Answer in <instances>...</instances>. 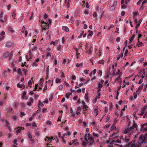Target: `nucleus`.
Masks as SVG:
<instances>
[{
  "mask_svg": "<svg viewBox=\"0 0 147 147\" xmlns=\"http://www.w3.org/2000/svg\"><path fill=\"white\" fill-rule=\"evenodd\" d=\"M128 126L129 127L125 129L123 135L120 137V141L122 140L126 142H128L130 139V135L134 133L136 130H138V125L134 120L133 123L128 120Z\"/></svg>",
  "mask_w": 147,
  "mask_h": 147,
  "instance_id": "f257e3e1",
  "label": "nucleus"
},
{
  "mask_svg": "<svg viewBox=\"0 0 147 147\" xmlns=\"http://www.w3.org/2000/svg\"><path fill=\"white\" fill-rule=\"evenodd\" d=\"M147 142L146 136L141 135L137 141H134L129 144L127 147H140L143 144H146Z\"/></svg>",
  "mask_w": 147,
  "mask_h": 147,
  "instance_id": "f03ea898",
  "label": "nucleus"
},
{
  "mask_svg": "<svg viewBox=\"0 0 147 147\" xmlns=\"http://www.w3.org/2000/svg\"><path fill=\"white\" fill-rule=\"evenodd\" d=\"M84 140L85 141L89 142L90 145H92L93 143L94 142L93 137L91 136L89 133L85 134L84 136Z\"/></svg>",
  "mask_w": 147,
  "mask_h": 147,
  "instance_id": "7ed1b4c3",
  "label": "nucleus"
},
{
  "mask_svg": "<svg viewBox=\"0 0 147 147\" xmlns=\"http://www.w3.org/2000/svg\"><path fill=\"white\" fill-rule=\"evenodd\" d=\"M147 109V105L141 109L140 112L138 113V114L140 116H143V118H146L147 117V111L144 112Z\"/></svg>",
  "mask_w": 147,
  "mask_h": 147,
  "instance_id": "20e7f679",
  "label": "nucleus"
},
{
  "mask_svg": "<svg viewBox=\"0 0 147 147\" xmlns=\"http://www.w3.org/2000/svg\"><path fill=\"white\" fill-rule=\"evenodd\" d=\"M121 143V141L119 140L118 139H117L116 140H111L110 142H109L108 143H109L108 144V146L109 147H112L113 146V144H116V143L120 144Z\"/></svg>",
  "mask_w": 147,
  "mask_h": 147,
  "instance_id": "39448f33",
  "label": "nucleus"
},
{
  "mask_svg": "<svg viewBox=\"0 0 147 147\" xmlns=\"http://www.w3.org/2000/svg\"><path fill=\"white\" fill-rule=\"evenodd\" d=\"M41 23V26L42 27V30H45L48 29L49 27V23L45 22L41 20L40 22Z\"/></svg>",
  "mask_w": 147,
  "mask_h": 147,
  "instance_id": "423d86ee",
  "label": "nucleus"
},
{
  "mask_svg": "<svg viewBox=\"0 0 147 147\" xmlns=\"http://www.w3.org/2000/svg\"><path fill=\"white\" fill-rule=\"evenodd\" d=\"M24 128L22 127H20L15 128V130L16 133V134L18 135L19 133H20L21 131L22 130H23Z\"/></svg>",
  "mask_w": 147,
  "mask_h": 147,
  "instance_id": "0eeeda50",
  "label": "nucleus"
},
{
  "mask_svg": "<svg viewBox=\"0 0 147 147\" xmlns=\"http://www.w3.org/2000/svg\"><path fill=\"white\" fill-rule=\"evenodd\" d=\"M98 106H94L93 107V112L94 113V115L95 116H97L98 114Z\"/></svg>",
  "mask_w": 147,
  "mask_h": 147,
  "instance_id": "6e6552de",
  "label": "nucleus"
},
{
  "mask_svg": "<svg viewBox=\"0 0 147 147\" xmlns=\"http://www.w3.org/2000/svg\"><path fill=\"white\" fill-rule=\"evenodd\" d=\"M115 82L117 83L121 84L122 82V79L121 76H119L115 80Z\"/></svg>",
  "mask_w": 147,
  "mask_h": 147,
  "instance_id": "1a4fd4ad",
  "label": "nucleus"
},
{
  "mask_svg": "<svg viewBox=\"0 0 147 147\" xmlns=\"http://www.w3.org/2000/svg\"><path fill=\"white\" fill-rule=\"evenodd\" d=\"M147 129V123L141 125L140 130L141 131H145Z\"/></svg>",
  "mask_w": 147,
  "mask_h": 147,
  "instance_id": "9d476101",
  "label": "nucleus"
},
{
  "mask_svg": "<svg viewBox=\"0 0 147 147\" xmlns=\"http://www.w3.org/2000/svg\"><path fill=\"white\" fill-rule=\"evenodd\" d=\"M140 73L141 74H142V79H140L139 82L138 84H141L143 82V78H144V76H143V75L145 73V71L144 70V69L143 70L141 71L140 72Z\"/></svg>",
  "mask_w": 147,
  "mask_h": 147,
  "instance_id": "9b49d317",
  "label": "nucleus"
},
{
  "mask_svg": "<svg viewBox=\"0 0 147 147\" xmlns=\"http://www.w3.org/2000/svg\"><path fill=\"white\" fill-rule=\"evenodd\" d=\"M29 56L30 57H28V55H26V59L28 60V61H29V60L30 59H32V58L34 56L33 55H32V53H31V51L30 50L29 51Z\"/></svg>",
  "mask_w": 147,
  "mask_h": 147,
  "instance_id": "f8f14e48",
  "label": "nucleus"
},
{
  "mask_svg": "<svg viewBox=\"0 0 147 147\" xmlns=\"http://www.w3.org/2000/svg\"><path fill=\"white\" fill-rule=\"evenodd\" d=\"M111 136L112 137L111 140H115L118 138V136L117 133H113L111 135Z\"/></svg>",
  "mask_w": 147,
  "mask_h": 147,
  "instance_id": "ddd939ff",
  "label": "nucleus"
},
{
  "mask_svg": "<svg viewBox=\"0 0 147 147\" xmlns=\"http://www.w3.org/2000/svg\"><path fill=\"white\" fill-rule=\"evenodd\" d=\"M103 86V85L99 82H97V89L98 90V92L101 91V89Z\"/></svg>",
  "mask_w": 147,
  "mask_h": 147,
  "instance_id": "4468645a",
  "label": "nucleus"
},
{
  "mask_svg": "<svg viewBox=\"0 0 147 147\" xmlns=\"http://www.w3.org/2000/svg\"><path fill=\"white\" fill-rule=\"evenodd\" d=\"M90 125L93 128H96L97 127V124L95 121H93L91 122L90 123Z\"/></svg>",
  "mask_w": 147,
  "mask_h": 147,
  "instance_id": "2eb2a0df",
  "label": "nucleus"
},
{
  "mask_svg": "<svg viewBox=\"0 0 147 147\" xmlns=\"http://www.w3.org/2000/svg\"><path fill=\"white\" fill-rule=\"evenodd\" d=\"M75 16L76 17H77L78 16H80V11L79 9H77L74 13Z\"/></svg>",
  "mask_w": 147,
  "mask_h": 147,
  "instance_id": "dca6fc26",
  "label": "nucleus"
},
{
  "mask_svg": "<svg viewBox=\"0 0 147 147\" xmlns=\"http://www.w3.org/2000/svg\"><path fill=\"white\" fill-rule=\"evenodd\" d=\"M17 86L18 88H23V89H24L25 88V86L24 84H21L20 83H18L17 84Z\"/></svg>",
  "mask_w": 147,
  "mask_h": 147,
  "instance_id": "f3484780",
  "label": "nucleus"
},
{
  "mask_svg": "<svg viewBox=\"0 0 147 147\" xmlns=\"http://www.w3.org/2000/svg\"><path fill=\"white\" fill-rule=\"evenodd\" d=\"M33 83V78H31V80H30L28 82V86H29L30 88H32V83Z\"/></svg>",
  "mask_w": 147,
  "mask_h": 147,
  "instance_id": "a211bd4d",
  "label": "nucleus"
},
{
  "mask_svg": "<svg viewBox=\"0 0 147 147\" xmlns=\"http://www.w3.org/2000/svg\"><path fill=\"white\" fill-rule=\"evenodd\" d=\"M21 32L22 33H24L26 36L28 34V32L26 30L25 31V28L24 26L22 28Z\"/></svg>",
  "mask_w": 147,
  "mask_h": 147,
  "instance_id": "6ab92c4d",
  "label": "nucleus"
},
{
  "mask_svg": "<svg viewBox=\"0 0 147 147\" xmlns=\"http://www.w3.org/2000/svg\"><path fill=\"white\" fill-rule=\"evenodd\" d=\"M72 142V144L76 146L79 144V143L78 142V140L77 139H75L71 141Z\"/></svg>",
  "mask_w": 147,
  "mask_h": 147,
  "instance_id": "aec40b11",
  "label": "nucleus"
},
{
  "mask_svg": "<svg viewBox=\"0 0 147 147\" xmlns=\"http://www.w3.org/2000/svg\"><path fill=\"white\" fill-rule=\"evenodd\" d=\"M73 49L76 51V56L77 58H79L78 55H80V53H78V49H77L75 46H74L73 47Z\"/></svg>",
  "mask_w": 147,
  "mask_h": 147,
  "instance_id": "412c9836",
  "label": "nucleus"
},
{
  "mask_svg": "<svg viewBox=\"0 0 147 147\" xmlns=\"http://www.w3.org/2000/svg\"><path fill=\"white\" fill-rule=\"evenodd\" d=\"M9 55V52L7 51L5 53H4L3 55V58H7Z\"/></svg>",
  "mask_w": 147,
  "mask_h": 147,
  "instance_id": "4be33fe9",
  "label": "nucleus"
},
{
  "mask_svg": "<svg viewBox=\"0 0 147 147\" xmlns=\"http://www.w3.org/2000/svg\"><path fill=\"white\" fill-rule=\"evenodd\" d=\"M7 111L9 113L11 114H12L14 113V111H13L12 108L9 107L7 109Z\"/></svg>",
  "mask_w": 147,
  "mask_h": 147,
  "instance_id": "5701e85b",
  "label": "nucleus"
},
{
  "mask_svg": "<svg viewBox=\"0 0 147 147\" xmlns=\"http://www.w3.org/2000/svg\"><path fill=\"white\" fill-rule=\"evenodd\" d=\"M58 41L59 40H56L55 41H52L51 42L50 44L51 45L53 44L55 46H56L57 45V43L58 42Z\"/></svg>",
  "mask_w": 147,
  "mask_h": 147,
  "instance_id": "b1692460",
  "label": "nucleus"
},
{
  "mask_svg": "<svg viewBox=\"0 0 147 147\" xmlns=\"http://www.w3.org/2000/svg\"><path fill=\"white\" fill-rule=\"evenodd\" d=\"M3 13L2 11H1L0 14V22H1V23L4 22V21L2 19L3 18Z\"/></svg>",
  "mask_w": 147,
  "mask_h": 147,
  "instance_id": "393cba45",
  "label": "nucleus"
},
{
  "mask_svg": "<svg viewBox=\"0 0 147 147\" xmlns=\"http://www.w3.org/2000/svg\"><path fill=\"white\" fill-rule=\"evenodd\" d=\"M13 55V51H12L9 54V60H11L12 58Z\"/></svg>",
  "mask_w": 147,
  "mask_h": 147,
  "instance_id": "a878e982",
  "label": "nucleus"
},
{
  "mask_svg": "<svg viewBox=\"0 0 147 147\" xmlns=\"http://www.w3.org/2000/svg\"><path fill=\"white\" fill-rule=\"evenodd\" d=\"M92 135L95 138H98L99 136V134L96 133L94 132H93L92 133Z\"/></svg>",
  "mask_w": 147,
  "mask_h": 147,
  "instance_id": "bb28decb",
  "label": "nucleus"
},
{
  "mask_svg": "<svg viewBox=\"0 0 147 147\" xmlns=\"http://www.w3.org/2000/svg\"><path fill=\"white\" fill-rule=\"evenodd\" d=\"M88 108V106L86 104H84L82 105V108L84 111H86Z\"/></svg>",
  "mask_w": 147,
  "mask_h": 147,
  "instance_id": "cd10ccee",
  "label": "nucleus"
},
{
  "mask_svg": "<svg viewBox=\"0 0 147 147\" xmlns=\"http://www.w3.org/2000/svg\"><path fill=\"white\" fill-rule=\"evenodd\" d=\"M117 129L116 126L115 125L113 124L111 127V130L116 131Z\"/></svg>",
  "mask_w": 147,
  "mask_h": 147,
  "instance_id": "c85d7f7f",
  "label": "nucleus"
},
{
  "mask_svg": "<svg viewBox=\"0 0 147 147\" xmlns=\"http://www.w3.org/2000/svg\"><path fill=\"white\" fill-rule=\"evenodd\" d=\"M62 28L63 30H65L66 32H68L69 31V29L67 26H63L62 27Z\"/></svg>",
  "mask_w": 147,
  "mask_h": 147,
  "instance_id": "c756f323",
  "label": "nucleus"
},
{
  "mask_svg": "<svg viewBox=\"0 0 147 147\" xmlns=\"http://www.w3.org/2000/svg\"><path fill=\"white\" fill-rule=\"evenodd\" d=\"M102 52V51L101 49H99V50L98 51V53L96 54L98 56V57H100V56L101 55V54Z\"/></svg>",
  "mask_w": 147,
  "mask_h": 147,
  "instance_id": "7c9ffc66",
  "label": "nucleus"
},
{
  "mask_svg": "<svg viewBox=\"0 0 147 147\" xmlns=\"http://www.w3.org/2000/svg\"><path fill=\"white\" fill-rule=\"evenodd\" d=\"M138 91L137 90L136 92H134V93L133 94V96L134 98L135 99H136L138 93Z\"/></svg>",
  "mask_w": 147,
  "mask_h": 147,
  "instance_id": "2f4dec72",
  "label": "nucleus"
},
{
  "mask_svg": "<svg viewBox=\"0 0 147 147\" xmlns=\"http://www.w3.org/2000/svg\"><path fill=\"white\" fill-rule=\"evenodd\" d=\"M88 32H89V33L88 35L87 38H89L88 37V36H92L93 34V32L92 31H90V30H89Z\"/></svg>",
  "mask_w": 147,
  "mask_h": 147,
  "instance_id": "473e14b6",
  "label": "nucleus"
},
{
  "mask_svg": "<svg viewBox=\"0 0 147 147\" xmlns=\"http://www.w3.org/2000/svg\"><path fill=\"white\" fill-rule=\"evenodd\" d=\"M72 94V92H68L65 95V97L67 98H69L70 96Z\"/></svg>",
  "mask_w": 147,
  "mask_h": 147,
  "instance_id": "72a5a7b5",
  "label": "nucleus"
},
{
  "mask_svg": "<svg viewBox=\"0 0 147 147\" xmlns=\"http://www.w3.org/2000/svg\"><path fill=\"white\" fill-rule=\"evenodd\" d=\"M46 123L47 125H51L52 124V123L50 120H48L46 121Z\"/></svg>",
  "mask_w": 147,
  "mask_h": 147,
  "instance_id": "f704fd0d",
  "label": "nucleus"
},
{
  "mask_svg": "<svg viewBox=\"0 0 147 147\" xmlns=\"http://www.w3.org/2000/svg\"><path fill=\"white\" fill-rule=\"evenodd\" d=\"M51 55V53L49 52H47L46 53V57L47 58L49 57H50Z\"/></svg>",
  "mask_w": 147,
  "mask_h": 147,
  "instance_id": "c9c22d12",
  "label": "nucleus"
},
{
  "mask_svg": "<svg viewBox=\"0 0 147 147\" xmlns=\"http://www.w3.org/2000/svg\"><path fill=\"white\" fill-rule=\"evenodd\" d=\"M98 63L100 64L104 65V61L103 59L100 60L98 62Z\"/></svg>",
  "mask_w": 147,
  "mask_h": 147,
  "instance_id": "e433bc0d",
  "label": "nucleus"
},
{
  "mask_svg": "<svg viewBox=\"0 0 147 147\" xmlns=\"http://www.w3.org/2000/svg\"><path fill=\"white\" fill-rule=\"evenodd\" d=\"M83 65V63L82 62L80 63H77L76 64V66L77 67H79L80 66H81L82 67Z\"/></svg>",
  "mask_w": 147,
  "mask_h": 147,
  "instance_id": "4c0bfd02",
  "label": "nucleus"
},
{
  "mask_svg": "<svg viewBox=\"0 0 147 147\" xmlns=\"http://www.w3.org/2000/svg\"><path fill=\"white\" fill-rule=\"evenodd\" d=\"M55 82L57 83H60L61 82V79L57 78L55 79Z\"/></svg>",
  "mask_w": 147,
  "mask_h": 147,
  "instance_id": "58836bf2",
  "label": "nucleus"
},
{
  "mask_svg": "<svg viewBox=\"0 0 147 147\" xmlns=\"http://www.w3.org/2000/svg\"><path fill=\"white\" fill-rule=\"evenodd\" d=\"M12 45V44L11 43L9 42H6V46L7 47H9L11 46Z\"/></svg>",
  "mask_w": 147,
  "mask_h": 147,
  "instance_id": "ea45409f",
  "label": "nucleus"
},
{
  "mask_svg": "<svg viewBox=\"0 0 147 147\" xmlns=\"http://www.w3.org/2000/svg\"><path fill=\"white\" fill-rule=\"evenodd\" d=\"M28 137L30 139V140L32 142L33 141L32 139V137L31 134H29L28 135Z\"/></svg>",
  "mask_w": 147,
  "mask_h": 147,
  "instance_id": "a19ab883",
  "label": "nucleus"
},
{
  "mask_svg": "<svg viewBox=\"0 0 147 147\" xmlns=\"http://www.w3.org/2000/svg\"><path fill=\"white\" fill-rule=\"evenodd\" d=\"M88 93H86L84 97L85 99L87 101H88L89 100V99L88 96Z\"/></svg>",
  "mask_w": 147,
  "mask_h": 147,
  "instance_id": "79ce46f5",
  "label": "nucleus"
},
{
  "mask_svg": "<svg viewBox=\"0 0 147 147\" xmlns=\"http://www.w3.org/2000/svg\"><path fill=\"white\" fill-rule=\"evenodd\" d=\"M61 112L62 113L59 116L58 118V120H57V121H61V119L62 116V113L63 111H61Z\"/></svg>",
  "mask_w": 147,
  "mask_h": 147,
  "instance_id": "37998d69",
  "label": "nucleus"
},
{
  "mask_svg": "<svg viewBox=\"0 0 147 147\" xmlns=\"http://www.w3.org/2000/svg\"><path fill=\"white\" fill-rule=\"evenodd\" d=\"M38 107H39V106H41V107H42L44 106V105L43 103H42L40 100H38Z\"/></svg>",
  "mask_w": 147,
  "mask_h": 147,
  "instance_id": "c03bdc74",
  "label": "nucleus"
},
{
  "mask_svg": "<svg viewBox=\"0 0 147 147\" xmlns=\"http://www.w3.org/2000/svg\"><path fill=\"white\" fill-rule=\"evenodd\" d=\"M122 74V72H120V70L119 69L117 70V72L116 73V75H118L119 76H121L120 74Z\"/></svg>",
  "mask_w": 147,
  "mask_h": 147,
  "instance_id": "a18cd8bd",
  "label": "nucleus"
},
{
  "mask_svg": "<svg viewBox=\"0 0 147 147\" xmlns=\"http://www.w3.org/2000/svg\"><path fill=\"white\" fill-rule=\"evenodd\" d=\"M135 37V35H133L130 38L129 40L130 43H131L132 40H133L134 38Z\"/></svg>",
  "mask_w": 147,
  "mask_h": 147,
  "instance_id": "49530a36",
  "label": "nucleus"
},
{
  "mask_svg": "<svg viewBox=\"0 0 147 147\" xmlns=\"http://www.w3.org/2000/svg\"><path fill=\"white\" fill-rule=\"evenodd\" d=\"M92 47H91L90 48V49H89V51H88V54H91L92 53Z\"/></svg>",
  "mask_w": 147,
  "mask_h": 147,
  "instance_id": "de8ad7c7",
  "label": "nucleus"
},
{
  "mask_svg": "<svg viewBox=\"0 0 147 147\" xmlns=\"http://www.w3.org/2000/svg\"><path fill=\"white\" fill-rule=\"evenodd\" d=\"M110 119V116L109 115H107L105 120L106 122H107L108 121H109Z\"/></svg>",
  "mask_w": 147,
  "mask_h": 147,
  "instance_id": "09e8293b",
  "label": "nucleus"
},
{
  "mask_svg": "<svg viewBox=\"0 0 147 147\" xmlns=\"http://www.w3.org/2000/svg\"><path fill=\"white\" fill-rule=\"evenodd\" d=\"M143 45V43L142 42H137V45L138 47H141Z\"/></svg>",
  "mask_w": 147,
  "mask_h": 147,
  "instance_id": "8fccbe9b",
  "label": "nucleus"
},
{
  "mask_svg": "<svg viewBox=\"0 0 147 147\" xmlns=\"http://www.w3.org/2000/svg\"><path fill=\"white\" fill-rule=\"evenodd\" d=\"M17 73L18 74L21 75L22 74L21 69L19 68L17 70Z\"/></svg>",
  "mask_w": 147,
  "mask_h": 147,
  "instance_id": "3c124183",
  "label": "nucleus"
},
{
  "mask_svg": "<svg viewBox=\"0 0 147 147\" xmlns=\"http://www.w3.org/2000/svg\"><path fill=\"white\" fill-rule=\"evenodd\" d=\"M123 82L125 83V84L127 85H129V82L128 81H126L125 80H123Z\"/></svg>",
  "mask_w": 147,
  "mask_h": 147,
  "instance_id": "603ef678",
  "label": "nucleus"
},
{
  "mask_svg": "<svg viewBox=\"0 0 147 147\" xmlns=\"http://www.w3.org/2000/svg\"><path fill=\"white\" fill-rule=\"evenodd\" d=\"M119 120L116 118L114 119V123L113 124V125H115L117 122Z\"/></svg>",
  "mask_w": 147,
  "mask_h": 147,
  "instance_id": "864d4df0",
  "label": "nucleus"
},
{
  "mask_svg": "<svg viewBox=\"0 0 147 147\" xmlns=\"http://www.w3.org/2000/svg\"><path fill=\"white\" fill-rule=\"evenodd\" d=\"M113 108V105L112 103H111L109 105V108L110 110H112Z\"/></svg>",
  "mask_w": 147,
  "mask_h": 147,
  "instance_id": "5fc2aeb1",
  "label": "nucleus"
},
{
  "mask_svg": "<svg viewBox=\"0 0 147 147\" xmlns=\"http://www.w3.org/2000/svg\"><path fill=\"white\" fill-rule=\"evenodd\" d=\"M5 122L6 123L5 125L6 127H8L9 126H10L9 123V122H8L7 120H6L5 121Z\"/></svg>",
  "mask_w": 147,
  "mask_h": 147,
  "instance_id": "6e6d98bb",
  "label": "nucleus"
},
{
  "mask_svg": "<svg viewBox=\"0 0 147 147\" xmlns=\"http://www.w3.org/2000/svg\"><path fill=\"white\" fill-rule=\"evenodd\" d=\"M16 15V13L15 11H13L12 13V16L13 17V19H15V17Z\"/></svg>",
  "mask_w": 147,
  "mask_h": 147,
  "instance_id": "4d7b16f0",
  "label": "nucleus"
},
{
  "mask_svg": "<svg viewBox=\"0 0 147 147\" xmlns=\"http://www.w3.org/2000/svg\"><path fill=\"white\" fill-rule=\"evenodd\" d=\"M88 143H89V142H85L83 141L82 142V144L83 146H86V144Z\"/></svg>",
  "mask_w": 147,
  "mask_h": 147,
  "instance_id": "13d9d810",
  "label": "nucleus"
},
{
  "mask_svg": "<svg viewBox=\"0 0 147 147\" xmlns=\"http://www.w3.org/2000/svg\"><path fill=\"white\" fill-rule=\"evenodd\" d=\"M12 118L14 121H16L17 119V117L15 115H13L12 116Z\"/></svg>",
  "mask_w": 147,
  "mask_h": 147,
  "instance_id": "bf43d9fd",
  "label": "nucleus"
},
{
  "mask_svg": "<svg viewBox=\"0 0 147 147\" xmlns=\"http://www.w3.org/2000/svg\"><path fill=\"white\" fill-rule=\"evenodd\" d=\"M147 3V0H144L142 3V6L141 7V8L142 9H143V5L145 3Z\"/></svg>",
  "mask_w": 147,
  "mask_h": 147,
  "instance_id": "052dcab7",
  "label": "nucleus"
},
{
  "mask_svg": "<svg viewBox=\"0 0 147 147\" xmlns=\"http://www.w3.org/2000/svg\"><path fill=\"white\" fill-rule=\"evenodd\" d=\"M98 74L101 76H102V71L101 70H99L97 72Z\"/></svg>",
  "mask_w": 147,
  "mask_h": 147,
  "instance_id": "680f3d73",
  "label": "nucleus"
},
{
  "mask_svg": "<svg viewBox=\"0 0 147 147\" xmlns=\"http://www.w3.org/2000/svg\"><path fill=\"white\" fill-rule=\"evenodd\" d=\"M115 9V6H111L110 7V9L111 10H114Z\"/></svg>",
  "mask_w": 147,
  "mask_h": 147,
  "instance_id": "e2e57ef3",
  "label": "nucleus"
},
{
  "mask_svg": "<svg viewBox=\"0 0 147 147\" xmlns=\"http://www.w3.org/2000/svg\"><path fill=\"white\" fill-rule=\"evenodd\" d=\"M98 98H97L96 97L93 100L92 102L94 104H95L97 101V99Z\"/></svg>",
  "mask_w": 147,
  "mask_h": 147,
  "instance_id": "0e129e2a",
  "label": "nucleus"
},
{
  "mask_svg": "<svg viewBox=\"0 0 147 147\" xmlns=\"http://www.w3.org/2000/svg\"><path fill=\"white\" fill-rule=\"evenodd\" d=\"M50 138L49 137H46V138L45 139V140L46 141H50Z\"/></svg>",
  "mask_w": 147,
  "mask_h": 147,
  "instance_id": "69168bd1",
  "label": "nucleus"
},
{
  "mask_svg": "<svg viewBox=\"0 0 147 147\" xmlns=\"http://www.w3.org/2000/svg\"><path fill=\"white\" fill-rule=\"evenodd\" d=\"M50 138L49 137H46V138L45 139V140L46 141H50Z\"/></svg>",
  "mask_w": 147,
  "mask_h": 147,
  "instance_id": "338daca9",
  "label": "nucleus"
},
{
  "mask_svg": "<svg viewBox=\"0 0 147 147\" xmlns=\"http://www.w3.org/2000/svg\"><path fill=\"white\" fill-rule=\"evenodd\" d=\"M24 115H25V114H24V113L23 112H21V113H20V117H22L23 116H24Z\"/></svg>",
  "mask_w": 147,
  "mask_h": 147,
  "instance_id": "774afa93",
  "label": "nucleus"
}]
</instances>
